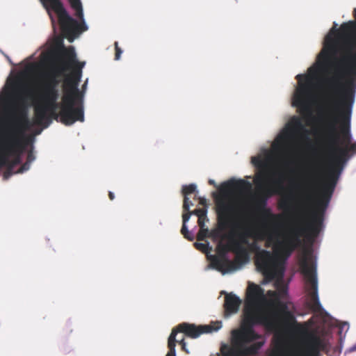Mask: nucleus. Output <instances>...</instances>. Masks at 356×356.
Wrapping results in <instances>:
<instances>
[{"mask_svg":"<svg viewBox=\"0 0 356 356\" xmlns=\"http://www.w3.org/2000/svg\"><path fill=\"white\" fill-rule=\"evenodd\" d=\"M115 60H118L120 58L121 54L122 53V50L121 48L118 46V42H115Z\"/></svg>","mask_w":356,"mask_h":356,"instance_id":"obj_30","label":"nucleus"},{"mask_svg":"<svg viewBox=\"0 0 356 356\" xmlns=\"http://www.w3.org/2000/svg\"><path fill=\"white\" fill-rule=\"evenodd\" d=\"M308 134L309 131L303 124L301 118L293 115L277 136L275 146L282 147L289 142L308 140Z\"/></svg>","mask_w":356,"mask_h":356,"instance_id":"obj_11","label":"nucleus"},{"mask_svg":"<svg viewBox=\"0 0 356 356\" xmlns=\"http://www.w3.org/2000/svg\"><path fill=\"white\" fill-rule=\"evenodd\" d=\"M216 326L211 325H195V324H190L188 323H182L172 330L171 334H174V339H176L177 333L182 332L186 336L195 339L200 337L202 334L209 333L211 331H217L221 327L220 322L215 323Z\"/></svg>","mask_w":356,"mask_h":356,"instance_id":"obj_15","label":"nucleus"},{"mask_svg":"<svg viewBox=\"0 0 356 356\" xmlns=\"http://www.w3.org/2000/svg\"><path fill=\"white\" fill-rule=\"evenodd\" d=\"M353 17L355 20L343 22L339 28L336 22L333 23L325 38L323 49L334 50L339 43L356 37V8L353 10Z\"/></svg>","mask_w":356,"mask_h":356,"instance_id":"obj_10","label":"nucleus"},{"mask_svg":"<svg viewBox=\"0 0 356 356\" xmlns=\"http://www.w3.org/2000/svg\"><path fill=\"white\" fill-rule=\"evenodd\" d=\"M181 350L183 351H184L186 353L188 354L189 353V351L186 348V343H182V345H181Z\"/></svg>","mask_w":356,"mask_h":356,"instance_id":"obj_38","label":"nucleus"},{"mask_svg":"<svg viewBox=\"0 0 356 356\" xmlns=\"http://www.w3.org/2000/svg\"><path fill=\"white\" fill-rule=\"evenodd\" d=\"M29 144L4 139L0 137V154L5 161V166L13 168L22 163V156Z\"/></svg>","mask_w":356,"mask_h":356,"instance_id":"obj_12","label":"nucleus"},{"mask_svg":"<svg viewBox=\"0 0 356 356\" xmlns=\"http://www.w3.org/2000/svg\"><path fill=\"white\" fill-rule=\"evenodd\" d=\"M252 163L259 170L254 179V183L259 191L256 200L257 208L264 219L274 222L277 218V216L273 214L270 210L266 208L267 200L273 195L279 194L284 189L283 177L279 175L277 178L271 179L270 181L268 182L267 161L260 157H252Z\"/></svg>","mask_w":356,"mask_h":356,"instance_id":"obj_5","label":"nucleus"},{"mask_svg":"<svg viewBox=\"0 0 356 356\" xmlns=\"http://www.w3.org/2000/svg\"><path fill=\"white\" fill-rule=\"evenodd\" d=\"M194 246L197 250L201 251L203 253H208L211 250V248L209 246V242H207L205 243L195 242L194 243Z\"/></svg>","mask_w":356,"mask_h":356,"instance_id":"obj_26","label":"nucleus"},{"mask_svg":"<svg viewBox=\"0 0 356 356\" xmlns=\"http://www.w3.org/2000/svg\"><path fill=\"white\" fill-rule=\"evenodd\" d=\"M264 341H258L249 346L236 345L233 343L235 356H250L255 355L264 346Z\"/></svg>","mask_w":356,"mask_h":356,"instance_id":"obj_19","label":"nucleus"},{"mask_svg":"<svg viewBox=\"0 0 356 356\" xmlns=\"http://www.w3.org/2000/svg\"><path fill=\"white\" fill-rule=\"evenodd\" d=\"M184 211V213L182 215L183 225H182V227L181 229V232L184 235V238H186L188 240H191L192 238H189L188 236V234H189V231L188 230V228L186 225L191 216V213H190L189 211Z\"/></svg>","mask_w":356,"mask_h":356,"instance_id":"obj_23","label":"nucleus"},{"mask_svg":"<svg viewBox=\"0 0 356 356\" xmlns=\"http://www.w3.org/2000/svg\"><path fill=\"white\" fill-rule=\"evenodd\" d=\"M209 231L207 228L200 227V230L197 234V241H203L205 239V238L209 236Z\"/></svg>","mask_w":356,"mask_h":356,"instance_id":"obj_27","label":"nucleus"},{"mask_svg":"<svg viewBox=\"0 0 356 356\" xmlns=\"http://www.w3.org/2000/svg\"><path fill=\"white\" fill-rule=\"evenodd\" d=\"M168 347L169 350L166 356H176V339H174V334H170L168 341Z\"/></svg>","mask_w":356,"mask_h":356,"instance_id":"obj_25","label":"nucleus"},{"mask_svg":"<svg viewBox=\"0 0 356 356\" xmlns=\"http://www.w3.org/2000/svg\"><path fill=\"white\" fill-rule=\"evenodd\" d=\"M342 170L341 166L331 162L321 183L318 197L306 224L293 228L289 236L283 241L277 240L271 232H262L260 234V238L264 239L266 237V247L274 243L275 254L268 250H261L255 253V265L265 277L270 279H282L285 270L284 260L280 259V257H284L285 259H287L300 245L302 236L312 238L318 236L323 227L326 209Z\"/></svg>","mask_w":356,"mask_h":356,"instance_id":"obj_3","label":"nucleus"},{"mask_svg":"<svg viewBox=\"0 0 356 356\" xmlns=\"http://www.w3.org/2000/svg\"><path fill=\"white\" fill-rule=\"evenodd\" d=\"M6 168H7V169L3 175V178L5 180L9 179V177H10L14 174L13 168H9V167H6Z\"/></svg>","mask_w":356,"mask_h":356,"instance_id":"obj_32","label":"nucleus"},{"mask_svg":"<svg viewBox=\"0 0 356 356\" xmlns=\"http://www.w3.org/2000/svg\"><path fill=\"white\" fill-rule=\"evenodd\" d=\"M321 351L330 356H338L341 353L339 348H332L327 338L309 334L303 341L296 356H321Z\"/></svg>","mask_w":356,"mask_h":356,"instance_id":"obj_9","label":"nucleus"},{"mask_svg":"<svg viewBox=\"0 0 356 356\" xmlns=\"http://www.w3.org/2000/svg\"><path fill=\"white\" fill-rule=\"evenodd\" d=\"M232 211V205L226 200L225 197L216 199L218 229L212 230L209 234V236L213 238H224L222 232L228 228L230 225Z\"/></svg>","mask_w":356,"mask_h":356,"instance_id":"obj_14","label":"nucleus"},{"mask_svg":"<svg viewBox=\"0 0 356 356\" xmlns=\"http://www.w3.org/2000/svg\"><path fill=\"white\" fill-rule=\"evenodd\" d=\"M218 255L212 256L211 258V264L216 270L223 274L234 270L237 268V264H243L249 259V254L247 248L241 245L240 243H232L230 245V250L235 253V261H230L226 257L227 249L220 244L218 246Z\"/></svg>","mask_w":356,"mask_h":356,"instance_id":"obj_8","label":"nucleus"},{"mask_svg":"<svg viewBox=\"0 0 356 356\" xmlns=\"http://www.w3.org/2000/svg\"><path fill=\"white\" fill-rule=\"evenodd\" d=\"M189 212L191 213V215H195L199 218L200 216H205L207 213V208H200L196 209L193 211H189Z\"/></svg>","mask_w":356,"mask_h":356,"instance_id":"obj_28","label":"nucleus"},{"mask_svg":"<svg viewBox=\"0 0 356 356\" xmlns=\"http://www.w3.org/2000/svg\"><path fill=\"white\" fill-rule=\"evenodd\" d=\"M222 356H235L234 348H229L227 351L225 352L223 348L221 349Z\"/></svg>","mask_w":356,"mask_h":356,"instance_id":"obj_35","label":"nucleus"},{"mask_svg":"<svg viewBox=\"0 0 356 356\" xmlns=\"http://www.w3.org/2000/svg\"><path fill=\"white\" fill-rule=\"evenodd\" d=\"M250 246L252 250L256 252V253L261 250L256 243H252Z\"/></svg>","mask_w":356,"mask_h":356,"instance_id":"obj_36","label":"nucleus"},{"mask_svg":"<svg viewBox=\"0 0 356 356\" xmlns=\"http://www.w3.org/2000/svg\"><path fill=\"white\" fill-rule=\"evenodd\" d=\"M73 10L75 11V15L81 20V23L77 22V26L76 27V33L71 35H67L63 31H61L63 35L67 38L70 42H72L74 38L79 33L86 31L88 29L86 24L83 19V8L81 0H68Z\"/></svg>","mask_w":356,"mask_h":356,"instance_id":"obj_18","label":"nucleus"},{"mask_svg":"<svg viewBox=\"0 0 356 356\" xmlns=\"http://www.w3.org/2000/svg\"><path fill=\"white\" fill-rule=\"evenodd\" d=\"M30 164L29 162L26 161L21 167L18 170L17 172L18 173H22L24 172V171H26L29 169L30 168Z\"/></svg>","mask_w":356,"mask_h":356,"instance_id":"obj_34","label":"nucleus"},{"mask_svg":"<svg viewBox=\"0 0 356 356\" xmlns=\"http://www.w3.org/2000/svg\"><path fill=\"white\" fill-rule=\"evenodd\" d=\"M41 1L44 6H49L56 13L60 31L67 35L76 33L77 21L68 14L60 0H41Z\"/></svg>","mask_w":356,"mask_h":356,"instance_id":"obj_13","label":"nucleus"},{"mask_svg":"<svg viewBox=\"0 0 356 356\" xmlns=\"http://www.w3.org/2000/svg\"><path fill=\"white\" fill-rule=\"evenodd\" d=\"M177 342L179 343L180 345H182V343H186L184 337H182L180 340L176 339V343Z\"/></svg>","mask_w":356,"mask_h":356,"instance_id":"obj_40","label":"nucleus"},{"mask_svg":"<svg viewBox=\"0 0 356 356\" xmlns=\"http://www.w3.org/2000/svg\"><path fill=\"white\" fill-rule=\"evenodd\" d=\"M335 49H322L316 63L308 69V75L296 76L298 86L292 105L298 108L303 116H311L315 81L322 73L327 71L331 60L339 54L335 63L336 72L344 77L346 81L342 86L341 98L331 104L327 138L334 147L332 162L343 168L347 161L356 154V143L352 142L350 133L352 107L356 92V36L339 43Z\"/></svg>","mask_w":356,"mask_h":356,"instance_id":"obj_1","label":"nucleus"},{"mask_svg":"<svg viewBox=\"0 0 356 356\" xmlns=\"http://www.w3.org/2000/svg\"><path fill=\"white\" fill-rule=\"evenodd\" d=\"M62 56L67 60L52 70L43 83L40 99L42 104L34 108L35 123L47 128L54 119L66 126L76 121H84L82 96L79 84L85 62H79L73 47H63Z\"/></svg>","mask_w":356,"mask_h":356,"instance_id":"obj_2","label":"nucleus"},{"mask_svg":"<svg viewBox=\"0 0 356 356\" xmlns=\"http://www.w3.org/2000/svg\"><path fill=\"white\" fill-rule=\"evenodd\" d=\"M280 208L288 211L291 209V202L289 199L282 200L279 204Z\"/></svg>","mask_w":356,"mask_h":356,"instance_id":"obj_29","label":"nucleus"},{"mask_svg":"<svg viewBox=\"0 0 356 356\" xmlns=\"http://www.w3.org/2000/svg\"><path fill=\"white\" fill-rule=\"evenodd\" d=\"M0 115L9 120L0 137L30 144L31 139L25 135L32 124L26 107L19 101L16 87L12 86L0 97Z\"/></svg>","mask_w":356,"mask_h":356,"instance_id":"obj_4","label":"nucleus"},{"mask_svg":"<svg viewBox=\"0 0 356 356\" xmlns=\"http://www.w3.org/2000/svg\"><path fill=\"white\" fill-rule=\"evenodd\" d=\"M255 325H264L270 330L275 329L277 325L276 321L273 319L264 312H257L254 310L248 311L245 314V318L241 330H233L232 332V343L242 346L250 343L261 336L254 330Z\"/></svg>","mask_w":356,"mask_h":356,"instance_id":"obj_6","label":"nucleus"},{"mask_svg":"<svg viewBox=\"0 0 356 356\" xmlns=\"http://www.w3.org/2000/svg\"><path fill=\"white\" fill-rule=\"evenodd\" d=\"M35 159V156L33 152V146L31 145V149L28 152V154H27L26 161L29 162V163H31Z\"/></svg>","mask_w":356,"mask_h":356,"instance_id":"obj_31","label":"nucleus"},{"mask_svg":"<svg viewBox=\"0 0 356 356\" xmlns=\"http://www.w3.org/2000/svg\"><path fill=\"white\" fill-rule=\"evenodd\" d=\"M207 220H208V219H207V215L205 216H200L198 218V220H197V223H198L199 227L200 228L204 227L205 222Z\"/></svg>","mask_w":356,"mask_h":356,"instance_id":"obj_33","label":"nucleus"},{"mask_svg":"<svg viewBox=\"0 0 356 356\" xmlns=\"http://www.w3.org/2000/svg\"><path fill=\"white\" fill-rule=\"evenodd\" d=\"M266 301L264 290L257 284L250 283L247 289L245 312L254 310L257 312H264L258 306Z\"/></svg>","mask_w":356,"mask_h":356,"instance_id":"obj_17","label":"nucleus"},{"mask_svg":"<svg viewBox=\"0 0 356 356\" xmlns=\"http://www.w3.org/2000/svg\"><path fill=\"white\" fill-rule=\"evenodd\" d=\"M188 236L189 238H192V239H191V240H190L191 241H193V239H194V236H193V234L192 233H191L190 232H189V234H188Z\"/></svg>","mask_w":356,"mask_h":356,"instance_id":"obj_42","label":"nucleus"},{"mask_svg":"<svg viewBox=\"0 0 356 356\" xmlns=\"http://www.w3.org/2000/svg\"><path fill=\"white\" fill-rule=\"evenodd\" d=\"M301 273L305 280V290L307 292L308 307L314 312H321L322 306L318 295V281L316 266L310 252H306L300 261Z\"/></svg>","mask_w":356,"mask_h":356,"instance_id":"obj_7","label":"nucleus"},{"mask_svg":"<svg viewBox=\"0 0 356 356\" xmlns=\"http://www.w3.org/2000/svg\"><path fill=\"white\" fill-rule=\"evenodd\" d=\"M199 203H200V204L204 206V208H206V207H207V200L204 197H200L199 198Z\"/></svg>","mask_w":356,"mask_h":356,"instance_id":"obj_37","label":"nucleus"},{"mask_svg":"<svg viewBox=\"0 0 356 356\" xmlns=\"http://www.w3.org/2000/svg\"><path fill=\"white\" fill-rule=\"evenodd\" d=\"M250 235L251 234H250L249 230H245L242 232H240L237 236H238L237 240L232 241L230 243V245L232 243H240V244H241V245H243V246H244V245H248L249 243H248V238Z\"/></svg>","mask_w":356,"mask_h":356,"instance_id":"obj_24","label":"nucleus"},{"mask_svg":"<svg viewBox=\"0 0 356 356\" xmlns=\"http://www.w3.org/2000/svg\"><path fill=\"white\" fill-rule=\"evenodd\" d=\"M289 304L290 302L277 300L274 303L276 312L271 314L264 311V313L277 323L275 329L280 326L289 327L296 322L295 316L293 312L289 309Z\"/></svg>","mask_w":356,"mask_h":356,"instance_id":"obj_16","label":"nucleus"},{"mask_svg":"<svg viewBox=\"0 0 356 356\" xmlns=\"http://www.w3.org/2000/svg\"><path fill=\"white\" fill-rule=\"evenodd\" d=\"M241 304V300L236 295L232 293L226 295L224 304L225 312L229 314L236 313Z\"/></svg>","mask_w":356,"mask_h":356,"instance_id":"obj_20","label":"nucleus"},{"mask_svg":"<svg viewBox=\"0 0 356 356\" xmlns=\"http://www.w3.org/2000/svg\"><path fill=\"white\" fill-rule=\"evenodd\" d=\"M108 197L111 200H113L115 198L114 193L113 192L109 191L108 192Z\"/></svg>","mask_w":356,"mask_h":356,"instance_id":"obj_39","label":"nucleus"},{"mask_svg":"<svg viewBox=\"0 0 356 356\" xmlns=\"http://www.w3.org/2000/svg\"><path fill=\"white\" fill-rule=\"evenodd\" d=\"M249 185L248 182L244 180H229L224 182L221 186V192L223 193L225 191L231 190H241L245 187V186Z\"/></svg>","mask_w":356,"mask_h":356,"instance_id":"obj_22","label":"nucleus"},{"mask_svg":"<svg viewBox=\"0 0 356 356\" xmlns=\"http://www.w3.org/2000/svg\"><path fill=\"white\" fill-rule=\"evenodd\" d=\"M196 191V185L194 184H191L189 185H184L182 186V193L184 195V204H183V209L184 211H189L190 207L193 206V202L189 200L188 195L195 193Z\"/></svg>","mask_w":356,"mask_h":356,"instance_id":"obj_21","label":"nucleus"},{"mask_svg":"<svg viewBox=\"0 0 356 356\" xmlns=\"http://www.w3.org/2000/svg\"><path fill=\"white\" fill-rule=\"evenodd\" d=\"M351 351H356V343L350 348Z\"/></svg>","mask_w":356,"mask_h":356,"instance_id":"obj_43","label":"nucleus"},{"mask_svg":"<svg viewBox=\"0 0 356 356\" xmlns=\"http://www.w3.org/2000/svg\"><path fill=\"white\" fill-rule=\"evenodd\" d=\"M209 184L210 185L216 186L215 181H214V180H213V179H209Z\"/></svg>","mask_w":356,"mask_h":356,"instance_id":"obj_41","label":"nucleus"}]
</instances>
